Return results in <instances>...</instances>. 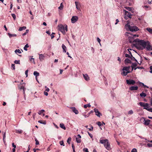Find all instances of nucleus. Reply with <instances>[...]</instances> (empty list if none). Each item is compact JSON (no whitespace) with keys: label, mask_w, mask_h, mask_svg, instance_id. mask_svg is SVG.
<instances>
[{"label":"nucleus","mask_w":152,"mask_h":152,"mask_svg":"<svg viewBox=\"0 0 152 152\" xmlns=\"http://www.w3.org/2000/svg\"><path fill=\"white\" fill-rule=\"evenodd\" d=\"M116 22L115 23V24L116 25L119 22V20L118 19H116Z\"/></svg>","instance_id":"obj_58"},{"label":"nucleus","mask_w":152,"mask_h":152,"mask_svg":"<svg viewBox=\"0 0 152 152\" xmlns=\"http://www.w3.org/2000/svg\"><path fill=\"white\" fill-rule=\"evenodd\" d=\"M12 147L14 148H16V145H15L14 144V143H12Z\"/></svg>","instance_id":"obj_54"},{"label":"nucleus","mask_w":152,"mask_h":152,"mask_svg":"<svg viewBox=\"0 0 152 152\" xmlns=\"http://www.w3.org/2000/svg\"><path fill=\"white\" fill-rule=\"evenodd\" d=\"M38 122L40 123L41 124H46L45 121L42 122V121H38Z\"/></svg>","instance_id":"obj_39"},{"label":"nucleus","mask_w":152,"mask_h":152,"mask_svg":"<svg viewBox=\"0 0 152 152\" xmlns=\"http://www.w3.org/2000/svg\"><path fill=\"white\" fill-rule=\"evenodd\" d=\"M94 112L95 113V115L98 117H100L102 115L101 113L96 108L94 109Z\"/></svg>","instance_id":"obj_9"},{"label":"nucleus","mask_w":152,"mask_h":152,"mask_svg":"<svg viewBox=\"0 0 152 152\" xmlns=\"http://www.w3.org/2000/svg\"><path fill=\"white\" fill-rule=\"evenodd\" d=\"M62 49H63V52H64V53L66 52V47L64 44H63L62 45Z\"/></svg>","instance_id":"obj_19"},{"label":"nucleus","mask_w":152,"mask_h":152,"mask_svg":"<svg viewBox=\"0 0 152 152\" xmlns=\"http://www.w3.org/2000/svg\"><path fill=\"white\" fill-rule=\"evenodd\" d=\"M29 47V45L28 44H26L24 47L23 49H24L26 50L27 51V48Z\"/></svg>","instance_id":"obj_35"},{"label":"nucleus","mask_w":152,"mask_h":152,"mask_svg":"<svg viewBox=\"0 0 152 152\" xmlns=\"http://www.w3.org/2000/svg\"><path fill=\"white\" fill-rule=\"evenodd\" d=\"M148 142L151 143L147 144V145L148 146V147H152V140H148Z\"/></svg>","instance_id":"obj_23"},{"label":"nucleus","mask_w":152,"mask_h":152,"mask_svg":"<svg viewBox=\"0 0 152 152\" xmlns=\"http://www.w3.org/2000/svg\"><path fill=\"white\" fill-rule=\"evenodd\" d=\"M71 138L70 137H69L67 139V142L69 144H70V142L71 141Z\"/></svg>","instance_id":"obj_37"},{"label":"nucleus","mask_w":152,"mask_h":152,"mask_svg":"<svg viewBox=\"0 0 152 152\" xmlns=\"http://www.w3.org/2000/svg\"><path fill=\"white\" fill-rule=\"evenodd\" d=\"M60 126L61 128L63 129L64 130H65L66 129V128L64 124L62 123H61L60 124Z\"/></svg>","instance_id":"obj_21"},{"label":"nucleus","mask_w":152,"mask_h":152,"mask_svg":"<svg viewBox=\"0 0 152 152\" xmlns=\"http://www.w3.org/2000/svg\"><path fill=\"white\" fill-rule=\"evenodd\" d=\"M140 96L142 97H145L146 96V94L145 93L142 92L140 94Z\"/></svg>","instance_id":"obj_30"},{"label":"nucleus","mask_w":152,"mask_h":152,"mask_svg":"<svg viewBox=\"0 0 152 152\" xmlns=\"http://www.w3.org/2000/svg\"><path fill=\"white\" fill-rule=\"evenodd\" d=\"M66 54L67 55H68V57L69 58H72V57L71 56H69V53L68 52H67L66 53Z\"/></svg>","instance_id":"obj_61"},{"label":"nucleus","mask_w":152,"mask_h":152,"mask_svg":"<svg viewBox=\"0 0 152 152\" xmlns=\"http://www.w3.org/2000/svg\"><path fill=\"white\" fill-rule=\"evenodd\" d=\"M133 112L132 110H129L128 113V114L131 115L133 114Z\"/></svg>","instance_id":"obj_43"},{"label":"nucleus","mask_w":152,"mask_h":152,"mask_svg":"<svg viewBox=\"0 0 152 152\" xmlns=\"http://www.w3.org/2000/svg\"><path fill=\"white\" fill-rule=\"evenodd\" d=\"M72 146L73 149H75V147L73 143H72Z\"/></svg>","instance_id":"obj_60"},{"label":"nucleus","mask_w":152,"mask_h":152,"mask_svg":"<svg viewBox=\"0 0 152 152\" xmlns=\"http://www.w3.org/2000/svg\"><path fill=\"white\" fill-rule=\"evenodd\" d=\"M8 35H9L10 37H15L16 36V34H12L9 33H8Z\"/></svg>","instance_id":"obj_36"},{"label":"nucleus","mask_w":152,"mask_h":152,"mask_svg":"<svg viewBox=\"0 0 152 152\" xmlns=\"http://www.w3.org/2000/svg\"><path fill=\"white\" fill-rule=\"evenodd\" d=\"M147 110L148 111L152 112V108L149 107L148 109Z\"/></svg>","instance_id":"obj_50"},{"label":"nucleus","mask_w":152,"mask_h":152,"mask_svg":"<svg viewBox=\"0 0 152 152\" xmlns=\"http://www.w3.org/2000/svg\"><path fill=\"white\" fill-rule=\"evenodd\" d=\"M16 132L18 134H21L23 132V131L21 129H16L15 130Z\"/></svg>","instance_id":"obj_25"},{"label":"nucleus","mask_w":152,"mask_h":152,"mask_svg":"<svg viewBox=\"0 0 152 152\" xmlns=\"http://www.w3.org/2000/svg\"><path fill=\"white\" fill-rule=\"evenodd\" d=\"M139 84L141 86H144V84L143 83H141V82H140Z\"/></svg>","instance_id":"obj_62"},{"label":"nucleus","mask_w":152,"mask_h":152,"mask_svg":"<svg viewBox=\"0 0 152 152\" xmlns=\"http://www.w3.org/2000/svg\"><path fill=\"white\" fill-rule=\"evenodd\" d=\"M150 72L152 73V66H151L150 67Z\"/></svg>","instance_id":"obj_57"},{"label":"nucleus","mask_w":152,"mask_h":152,"mask_svg":"<svg viewBox=\"0 0 152 152\" xmlns=\"http://www.w3.org/2000/svg\"><path fill=\"white\" fill-rule=\"evenodd\" d=\"M125 28L127 30H129L132 31H135L139 30L136 26H131L129 24V21H127V24L125 26Z\"/></svg>","instance_id":"obj_2"},{"label":"nucleus","mask_w":152,"mask_h":152,"mask_svg":"<svg viewBox=\"0 0 152 152\" xmlns=\"http://www.w3.org/2000/svg\"><path fill=\"white\" fill-rule=\"evenodd\" d=\"M99 141L101 143L104 144V146L108 150L110 149V145L108 140L100 139Z\"/></svg>","instance_id":"obj_4"},{"label":"nucleus","mask_w":152,"mask_h":152,"mask_svg":"<svg viewBox=\"0 0 152 152\" xmlns=\"http://www.w3.org/2000/svg\"><path fill=\"white\" fill-rule=\"evenodd\" d=\"M125 8L127 10H129V11H131L132 10V8L131 7H125Z\"/></svg>","instance_id":"obj_44"},{"label":"nucleus","mask_w":152,"mask_h":152,"mask_svg":"<svg viewBox=\"0 0 152 152\" xmlns=\"http://www.w3.org/2000/svg\"><path fill=\"white\" fill-rule=\"evenodd\" d=\"M138 87L137 86H133L129 88V89L131 91L137 90L138 89Z\"/></svg>","instance_id":"obj_17"},{"label":"nucleus","mask_w":152,"mask_h":152,"mask_svg":"<svg viewBox=\"0 0 152 152\" xmlns=\"http://www.w3.org/2000/svg\"><path fill=\"white\" fill-rule=\"evenodd\" d=\"M14 62L16 64H20V62L19 60H15Z\"/></svg>","instance_id":"obj_41"},{"label":"nucleus","mask_w":152,"mask_h":152,"mask_svg":"<svg viewBox=\"0 0 152 152\" xmlns=\"http://www.w3.org/2000/svg\"><path fill=\"white\" fill-rule=\"evenodd\" d=\"M151 121L148 119L145 120L144 119V123L145 125H148L150 124Z\"/></svg>","instance_id":"obj_16"},{"label":"nucleus","mask_w":152,"mask_h":152,"mask_svg":"<svg viewBox=\"0 0 152 152\" xmlns=\"http://www.w3.org/2000/svg\"><path fill=\"white\" fill-rule=\"evenodd\" d=\"M44 94L46 96H47L48 95V92L45 91L44 92Z\"/></svg>","instance_id":"obj_59"},{"label":"nucleus","mask_w":152,"mask_h":152,"mask_svg":"<svg viewBox=\"0 0 152 152\" xmlns=\"http://www.w3.org/2000/svg\"><path fill=\"white\" fill-rule=\"evenodd\" d=\"M75 4L76 5V8L77 10H80V8L78 7V5L79 4V3L78 2L75 1Z\"/></svg>","instance_id":"obj_33"},{"label":"nucleus","mask_w":152,"mask_h":152,"mask_svg":"<svg viewBox=\"0 0 152 152\" xmlns=\"http://www.w3.org/2000/svg\"><path fill=\"white\" fill-rule=\"evenodd\" d=\"M81 136L80 134H78L76 138V140L77 142L80 143L81 142Z\"/></svg>","instance_id":"obj_13"},{"label":"nucleus","mask_w":152,"mask_h":152,"mask_svg":"<svg viewBox=\"0 0 152 152\" xmlns=\"http://www.w3.org/2000/svg\"><path fill=\"white\" fill-rule=\"evenodd\" d=\"M97 40L99 43H100V42L101 40L99 37H98L97 38Z\"/></svg>","instance_id":"obj_52"},{"label":"nucleus","mask_w":152,"mask_h":152,"mask_svg":"<svg viewBox=\"0 0 152 152\" xmlns=\"http://www.w3.org/2000/svg\"><path fill=\"white\" fill-rule=\"evenodd\" d=\"M88 134L91 138H92L93 137L92 135L88 132Z\"/></svg>","instance_id":"obj_56"},{"label":"nucleus","mask_w":152,"mask_h":152,"mask_svg":"<svg viewBox=\"0 0 152 152\" xmlns=\"http://www.w3.org/2000/svg\"><path fill=\"white\" fill-rule=\"evenodd\" d=\"M130 58L132 60H134L135 61L137 62V60L136 59H135V58L132 56V55H131V56L130 57Z\"/></svg>","instance_id":"obj_32"},{"label":"nucleus","mask_w":152,"mask_h":152,"mask_svg":"<svg viewBox=\"0 0 152 152\" xmlns=\"http://www.w3.org/2000/svg\"><path fill=\"white\" fill-rule=\"evenodd\" d=\"M58 29L60 31L64 34H65L67 31V27L66 25H63L60 24L58 26Z\"/></svg>","instance_id":"obj_3"},{"label":"nucleus","mask_w":152,"mask_h":152,"mask_svg":"<svg viewBox=\"0 0 152 152\" xmlns=\"http://www.w3.org/2000/svg\"><path fill=\"white\" fill-rule=\"evenodd\" d=\"M70 108L72 109V111L74 113L76 114H77L79 113V112L76 108L74 107H71Z\"/></svg>","instance_id":"obj_14"},{"label":"nucleus","mask_w":152,"mask_h":152,"mask_svg":"<svg viewBox=\"0 0 152 152\" xmlns=\"http://www.w3.org/2000/svg\"><path fill=\"white\" fill-rule=\"evenodd\" d=\"M46 33L49 35H50V32L49 31H47Z\"/></svg>","instance_id":"obj_64"},{"label":"nucleus","mask_w":152,"mask_h":152,"mask_svg":"<svg viewBox=\"0 0 152 152\" xmlns=\"http://www.w3.org/2000/svg\"><path fill=\"white\" fill-rule=\"evenodd\" d=\"M34 75L36 77L39 76V72L37 71H34L33 73Z\"/></svg>","instance_id":"obj_24"},{"label":"nucleus","mask_w":152,"mask_h":152,"mask_svg":"<svg viewBox=\"0 0 152 152\" xmlns=\"http://www.w3.org/2000/svg\"><path fill=\"white\" fill-rule=\"evenodd\" d=\"M83 77L86 80L88 81L89 80V78L87 74L83 75Z\"/></svg>","instance_id":"obj_20"},{"label":"nucleus","mask_w":152,"mask_h":152,"mask_svg":"<svg viewBox=\"0 0 152 152\" xmlns=\"http://www.w3.org/2000/svg\"><path fill=\"white\" fill-rule=\"evenodd\" d=\"M124 62H125V64H128V63L131 64L132 63L131 60L128 58H126V59H125Z\"/></svg>","instance_id":"obj_18"},{"label":"nucleus","mask_w":152,"mask_h":152,"mask_svg":"<svg viewBox=\"0 0 152 152\" xmlns=\"http://www.w3.org/2000/svg\"><path fill=\"white\" fill-rule=\"evenodd\" d=\"M39 59L40 61H42L44 59L45 56L44 55L41 54H39Z\"/></svg>","instance_id":"obj_15"},{"label":"nucleus","mask_w":152,"mask_h":152,"mask_svg":"<svg viewBox=\"0 0 152 152\" xmlns=\"http://www.w3.org/2000/svg\"><path fill=\"white\" fill-rule=\"evenodd\" d=\"M125 35H126L128 36H129V39H130V38H131V37L132 38L133 37H134L135 36H137V37H138V35L137 34V35H131L130 34H129L128 32H126L125 33Z\"/></svg>","instance_id":"obj_12"},{"label":"nucleus","mask_w":152,"mask_h":152,"mask_svg":"<svg viewBox=\"0 0 152 152\" xmlns=\"http://www.w3.org/2000/svg\"><path fill=\"white\" fill-rule=\"evenodd\" d=\"M28 31H29V30H28V29H27V30H26V32H25V33H24V34H23V36H24V35H26V34L27 33H28Z\"/></svg>","instance_id":"obj_51"},{"label":"nucleus","mask_w":152,"mask_h":152,"mask_svg":"<svg viewBox=\"0 0 152 152\" xmlns=\"http://www.w3.org/2000/svg\"><path fill=\"white\" fill-rule=\"evenodd\" d=\"M130 67V66L124 67L122 69L123 72L121 74L123 75L126 76L128 73H129Z\"/></svg>","instance_id":"obj_5"},{"label":"nucleus","mask_w":152,"mask_h":152,"mask_svg":"<svg viewBox=\"0 0 152 152\" xmlns=\"http://www.w3.org/2000/svg\"><path fill=\"white\" fill-rule=\"evenodd\" d=\"M28 70H26L25 72V74L26 75V77H27L28 76Z\"/></svg>","instance_id":"obj_55"},{"label":"nucleus","mask_w":152,"mask_h":152,"mask_svg":"<svg viewBox=\"0 0 152 152\" xmlns=\"http://www.w3.org/2000/svg\"><path fill=\"white\" fill-rule=\"evenodd\" d=\"M96 124L99 126H100L101 125V123L99 121H98L97 122Z\"/></svg>","instance_id":"obj_49"},{"label":"nucleus","mask_w":152,"mask_h":152,"mask_svg":"<svg viewBox=\"0 0 152 152\" xmlns=\"http://www.w3.org/2000/svg\"><path fill=\"white\" fill-rule=\"evenodd\" d=\"M137 64L136 63H132V66H131V67L132 68V70H133V68H135V67H136L137 66Z\"/></svg>","instance_id":"obj_22"},{"label":"nucleus","mask_w":152,"mask_h":152,"mask_svg":"<svg viewBox=\"0 0 152 152\" xmlns=\"http://www.w3.org/2000/svg\"><path fill=\"white\" fill-rule=\"evenodd\" d=\"M83 151L85 152H89L87 148H85L83 149Z\"/></svg>","instance_id":"obj_46"},{"label":"nucleus","mask_w":152,"mask_h":152,"mask_svg":"<svg viewBox=\"0 0 152 152\" xmlns=\"http://www.w3.org/2000/svg\"><path fill=\"white\" fill-rule=\"evenodd\" d=\"M132 54L131 55H129L127 54H125V56L126 58H130V57L131 56Z\"/></svg>","instance_id":"obj_38"},{"label":"nucleus","mask_w":152,"mask_h":152,"mask_svg":"<svg viewBox=\"0 0 152 152\" xmlns=\"http://www.w3.org/2000/svg\"><path fill=\"white\" fill-rule=\"evenodd\" d=\"M91 107V105H90V104H85L84 106V107L85 108H86L88 107Z\"/></svg>","instance_id":"obj_31"},{"label":"nucleus","mask_w":152,"mask_h":152,"mask_svg":"<svg viewBox=\"0 0 152 152\" xmlns=\"http://www.w3.org/2000/svg\"><path fill=\"white\" fill-rule=\"evenodd\" d=\"M15 52L16 53H21V50L19 49H16L15 51Z\"/></svg>","instance_id":"obj_34"},{"label":"nucleus","mask_w":152,"mask_h":152,"mask_svg":"<svg viewBox=\"0 0 152 152\" xmlns=\"http://www.w3.org/2000/svg\"><path fill=\"white\" fill-rule=\"evenodd\" d=\"M11 15L13 18L15 20L16 18V15L14 14H12Z\"/></svg>","instance_id":"obj_40"},{"label":"nucleus","mask_w":152,"mask_h":152,"mask_svg":"<svg viewBox=\"0 0 152 152\" xmlns=\"http://www.w3.org/2000/svg\"><path fill=\"white\" fill-rule=\"evenodd\" d=\"M147 30L150 34H152V29L150 28H146Z\"/></svg>","instance_id":"obj_29"},{"label":"nucleus","mask_w":152,"mask_h":152,"mask_svg":"<svg viewBox=\"0 0 152 152\" xmlns=\"http://www.w3.org/2000/svg\"><path fill=\"white\" fill-rule=\"evenodd\" d=\"M35 140L36 141V145H39V142L36 139H35Z\"/></svg>","instance_id":"obj_45"},{"label":"nucleus","mask_w":152,"mask_h":152,"mask_svg":"<svg viewBox=\"0 0 152 152\" xmlns=\"http://www.w3.org/2000/svg\"><path fill=\"white\" fill-rule=\"evenodd\" d=\"M78 17L77 16H73L71 19V22L72 23H75L78 20Z\"/></svg>","instance_id":"obj_10"},{"label":"nucleus","mask_w":152,"mask_h":152,"mask_svg":"<svg viewBox=\"0 0 152 152\" xmlns=\"http://www.w3.org/2000/svg\"><path fill=\"white\" fill-rule=\"evenodd\" d=\"M124 11L125 12V14L126 15V16L124 17L125 18H126V16L128 17L129 18H131L132 15L130 12H129L125 10H124Z\"/></svg>","instance_id":"obj_8"},{"label":"nucleus","mask_w":152,"mask_h":152,"mask_svg":"<svg viewBox=\"0 0 152 152\" xmlns=\"http://www.w3.org/2000/svg\"><path fill=\"white\" fill-rule=\"evenodd\" d=\"M150 103L151 105L152 106V96L151 97V99L150 100Z\"/></svg>","instance_id":"obj_63"},{"label":"nucleus","mask_w":152,"mask_h":152,"mask_svg":"<svg viewBox=\"0 0 152 152\" xmlns=\"http://www.w3.org/2000/svg\"><path fill=\"white\" fill-rule=\"evenodd\" d=\"M64 7V6L63 5V3H61L60 4V6L58 8L59 10H62Z\"/></svg>","instance_id":"obj_28"},{"label":"nucleus","mask_w":152,"mask_h":152,"mask_svg":"<svg viewBox=\"0 0 152 152\" xmlns=\"http://www.w3.org/2000/svg\"><path fill=\"white\" fill-rule=\"evenodd\" d=\"M131 152H137V150L136 148H133Z\"/></svg>","instance_id":"obj_47"},{"label":"nucleus","mask_w":152,"mask_h":152,"mask_svg":"<svg viewBox=\"0 0 152 152\" xmlns=\"http://www.w3.org/2000/svg\"><path fill=\"white\" fill-rule=\"evenodd\" d=\"M126 82L128 85H134L135 83V82L132 80H127Z\"/></svg>","instance_id":"obj_11"},{"label":"nucleus","mask_w":152,"mask_h":152,"mask_svg":"<svg viewBox=\"0 0 152 152\" xmlns=\"http://www.w3.org/2000/svg\"><path fill=\"white\" fill-rule=\"evenodd\" d=\"M139 104L141 106L143 107L144 109H145L147 110L148 108L150 107L148 103L140 102Z\"/></svg>","instance_id":"obj_7"},{"label":"nucleus","mask_w":152,"mask_h":152,"mask_svg":"<svg viewBox=\"0 0 152 152\" xmlns=\"http://www.w3.org/2000/svg\"><path fill=\"white\" fill-rule=\"evenodd\" d=\"M59 143L61 145H63V146H64V142L63 141H60Z\"/></svg>","instance_id":"obj_42"},{"label":"nucleus","mask_w":152,"mask_h":152,"mask_svg":"<svg viewBox=\"0 0 152 152\" xmlns=\"http://www.w3.org/2000/svg\"><path fill=\"white\" fill-rule=\"evenodd\" d=\"M3 133V139H5L6 138V132H2Z\"/></svg>","instance_id":"obj_48"},{"label":"nucleus","mask_w":152,"mask_h":152,"mask_svg":"<svg viewBox=\"0 0 152 152\" xmlns=\"http://www.w3.org/2000/svg\"><path fill=\"white\" fill-rule=\"evenodd\" d=\"M136 43L135 46L139 50H143L145 48V44L146 41L144 40H140L138 39H137L134 40Z\"/></svg>","instance_id":"obj_1"},{"label":"nucleus","mask_w":152,"mask_h":152,"mask_svg":"<svg viewBox=\"0 0 152 152\" xmlns=\"http://www.w3.org/2000/svg\"><path fill=\"white\" fill-rule=\"evenodd\" d=\"M11 67L13 68V69H15V66L14 64H12L11 65Z\"/></svg>","instance_id":"obj_53"},{"label":"nucleus","mask_w":152,"mask_h":152,"mask_svg":"<svg viewBox=\"0 0 152 152\" xmlns=\"http://www.w3.org/2000/svg\"><path fill=\"white\" fill-rule=\"evenodd\" d=\"M45 112V110L43 109H42L39 111L38 112V114L39 115H41L42 113H43Z\"/></svg>","instance_id":"obj_26"},{"label":"nucleus","mask_w":152,"mask_h":152,"mask_svg":"<svg viewBox=\"0 0 152 152\" xmlns=\"http://www.w3.org/2000/svg\"><path fill=\"white\" fill-rule=\"evenodd\" d=\"M145 46V48L147 50H152V46L149 41H146Z\"/></svg>","instance_id":"obj_6"},{"label":"nucleus","mask_w":152,"mask_h":152,"mask_svg":"<svg viewBox=\"0 0 152 152\" xmlns=\"http://www.w3.org/2000/svg\"><path fill=\"white\" fill-rule=\"evenodd\" d=\"M26 28V26H23L20 27L19 29V31H22L23 30H25Z\"/></svg>","instance_id":"obj_27"}]
</instances>
